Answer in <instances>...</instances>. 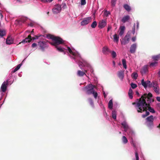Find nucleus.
<instances>
[{"instance_id":"obj_2","label":"nucleus","mask_w":160,"mask_h":160,"mask_svg":"<svg viewBox=\"0 0 160 160\" xmlns=\"http://www.w3.org/2000/svg\"><path fill=\"white\" fill-rule=\"evenodd\" d=\"M53 42H50V43L54 46H57L64 43L63 40L62 38L58 37L55 36L53 38Z\"/></svg>"},{"instance_id":"obj_31","label":"nucleus","mask_w":160,"mask_h":160,"mask_svg":"<svg viewBox=\"0 0 160 160\" xmlns=\"http://www.w3.org/2000/svg\"><path fill=\"white\" fill-rule=\"evenodd\" d=\"M122 140L124 144H126V143H127L128 142L127 138H126V137H125V136H122Z\"/></svg>"},{"instance_id":"obj_9","label":"nucleus","mask_w":160,"mask_h":160,"mask_svg":"<svg viewBox=\"0 0 160 160\" xmlns=\"http://www.w3.org/2000/svg\"><path fill=\"white\" fill-rule=\"evenodd\" d=\"M130 35L129 34H127L122 39L121 42L122 44L125 45L129 42Z\"/></svg>"},{"instance_id":"obj_19","label":"nucleus","mask_w":160,"mask_h":160,"mask_svg":"<svg viewBox=\"0 0 160 160\" xmlns=\"http://www.w3.org/2000/svg\"><path fill=\"white\" fill-rule=\"evenodd\" d=\"M133 92L131 88H130L129 90L128 91V95L130 98L132 99L133 98Z\"/></svg>"},{"instance_id":"obj_4","label":"nucleus","mask_w":160,"mask_h":160,"mask_svg":"<svg viewBox=\"0 0 160 160\" xmlns=\"http://www.w3.org/2000/svg\"><path fill=\"white\" fill-rule=\"evenodd\" d=\"M147 126L148 127H151L153 126V121L154 120L152 115L146 118Z\"/></svg>"},{"instance_id":"obj_39","label":"nucleus","mask_w":160,"mask_h":160,"mask_svg":"<svg viewBox=\"0 0 160 160\" xmlns=\"http://www.w3.org/2000/svg\"><path fill=\"white\" fill-rule=\"evenodd\" d=\"M111 54L113 58H115L116 57L117 55L116 52L113 51L111 52Z\"/></svg>"},{"instance_id":"obj_16","label":"nucleus","mask_w":160,"mask_h":160,"mask_svg":"<svg viewBox=\"0 0 160 160\" xmlns=\"http://www.w3.org/2000/svg\"><path fill=\"white\" fill-rule=\"evenodd\" d=\"M130 18V16L128 15H127L124 16L121 20V21L124 23L128 21Z\"/></svg>"},{"instance_id":"obj_11","label":"nucleus","mask_w":160,"mask_h":160,"mask_svg":"<svg viewBox=\"0 0 160 160\" xmlns=\"http://www.w3.org/2000/svg\"><path fill=\"white\" fill-rule=\"evenodd\" d=\"M67 50L69 53L73 56L71 57V58L74 59H76V57L77 56V54L76 53L73 52L71 48L68 47H67Z\"/></svg>"},{"instance_id":"obj_5","label":"nucleus","mask_w":160,"mask_h":160,"mask_svg":"<svg viewBox=\"0 0 160 160\" xmlns=\"http://www.w3.org/2000/svg\"><path fill=\"white\" fill-rule=\"evenodd\" d=\"M38 45L40 47V49L42 51H44L45 48L48 47L47 42L45 41L38 42Z\"/></svg>"},{"instance_id":"obj_6","label":"nucleus","mask_w":160,"mask_h":160,"mask_svg":"<svg viewBox=\"0 0 160 160\" xmlns=\"http://www.w3.org/2000/svg\"><path fill=\"white\" fill-rule=\"evenodd\" d=\"M61 10V5L59 4L56 5L55 7L52 9V11L54 14H57L60 12Z\"/></svg>"},{"instance_id":"obj_20","label":"nucleus","mask_w":160,"mask_h":160,"mask_svg":"<svg viewBox=\"0 0 160 160\" xmlns=\"http://www.w3.org/2000/svg\"><path fill=\"white\" fill-rule=\"evenodd\" d=\"M152 58L155 61H157L160 59V54L156 56H154L152 57Z\"/></svg>"},{"instance_id":"obj_62","label":"nucleus","mask_w":160,"mask_h":160,"mask_svg":"<svg viewBox=\"0 0 160 160\" xmlns=\"http://www.w3.org/2000/svg\"><path fill=\"white\" fill-rule=\"evenodd\" d=\"M147 116L146 115V114H143L142 115V117L143 118H145Z\"/></svg>"},{"instance_id":"obj_35","label":"nucleus","mask_w":160,"mask_h":160,"mask_svg":"<svg viewBox=\"0 0 160 160\" xmlns=\"http://www.w3.org/2000/svg\"><path fill=\"white\" fill-rule=\"evenodd\" d=\"M102 51L103 52H111L109 49L107 47H104L103 48Z\"/></svg>"},{"instance_id":"obj_15","label":"nucleus","mask_w":160,"mask_h":160,"mask_svg":"<svg viewBox=\"0 0 160 160\" xmlns=\"http://www.w3.org/2000/svg\"><path fill=\"white\" fill-rule=\"evenodd\" d=\"M118 76L119 78L122 80L124 77V73L123 71H121L118 72Z\"/></svg>"},{"instance_id":"obj_7","label":"nucleus","mask_w":160,"mask_h":160,"mask_svg":"<svg viewBox=\"0 0 160 160\" xmlns=\"http://www.w3.org/2000/svg\"><path fill=\"white\" fill-rule=\"evenodd\" d=\"M92 21V18L90 17H87L84 18L83 20L81 22V25L84 26L86 25Z\"/></svg>"},{"instance_id":"obj_52","label":"nucleus","mask_w":160,"mask_h":160,"mask_svg":"<svg viewBox=\"0 0 160 160\" xmlns=\"http://www.w3.org/2000/svg\"><path fill=\"white\" fill-rule=\"evenodd\" d=\"M37 46V44L36 43H34L32 44V48H34L36 47Z\"/></svg>"},{"instance_id":"obj_54","label":"nucleus","mask_w":160,"mask_h":160,"mask_svg":"<svg viewBox=\"0 0 160 160\" xmlns=\"http://www.w3.org/2000/svg\"><path fill=\"white\" fill-rule=\"evenodd\" d=\"M124 31H120V32H119V35L120 36H122L123 34L124 33Z\"/></svg>"},{"instance_id":"obj_44","label":"nucleus","mask_w":160,"mask_h":160,"mask_svg":"<svg viewBox=\"0 0 160 160\" xmlns=\"http://www.w3.org/2000/svg\"><path fill=\"white\" fill-rule=\"evenodd\" d=\"M92 94H93V95L94 97V98L95 99H96L97 97V95H98L97 93L94 91V92H93Z\"/></svg>"},{"instance_id":"obj_24","label":"nucleus","mask_w":160,"mask_h":160,"mask_svg":"<svg viewBox=\"0 0 160 160\" xmlns=\"http://www.w3.org/2000/svg\"><path fill=\"white\" fill-rule=\"evenodd\" d=\"M158 63L157 61H154L153 62H151L149 66L151 68L154 67L157 65Z\"/></svg>"},{"instance_id":"obj_17","label":"nucleus","mask_w":160,"mask_h":160,"mask_svg":"<svg viewBox=\"0 0 160 160\" xmlns=\"http://www.w3.org/2000/svg\"><path fill=\"white\" fill-rule=\"evenodd\" d=\"M121 125L124 128L125 131L126 132L128 128V127L127 123L124 122L121 123Z\"/></svg>"},{"instance_id":"obj_33","label":"nucleus","mask_w":160,"mask_h":160,"mask_svg":"<svg viewBox=\"0 0 160 160\" xmlns=\"http://www.w3.org/2000/svg\"><path fill=\"white\" fill-rule=\"evenodd\" d=\"M112 118L114 119H116L117 116L116 112L115 111H112Z\"/></svg>"},{"instance_id":"obj_42","label":"nucleus","mask_w":160,"mask_h":160,"mask_svg":"<svg viewBox=\"0 0 160 160\" xmlns=\"http://www.w3.org/2000/svg\"><path fill=\"white\" fill-rule=\"evenodd\" d=\"M153 90L156 93H159L158 87L153 88Z\"/></svg>"},{"instance_id":"obj_43","label":"nucleus","mask_w":160,"mask_h":160,"mask_svg":"<svg viewBox=\"0 0 160 160\" xmlns=\"http://www.w3.org/2000/svg\"><path fill=\"white\" fill-rule=\"evenodd\" d=\"M22 65V63L18 65L16 68L14 70H18Z\"/></svg>"},{"instance_id":"obj_45","label":"nucleus","mask_w":160,"mask_h":160,"mask_svg":"<svg viewBox=\"0 0 160 160\" xmlns=\"http://www.w3.org/2000/svg\"><path fill=\"white\" fill-rule=\"evenodd\" d=\"M110 14V12L107 11H105L104 12V14L106 17L108 16Z\"/></svg>"},{"instance_id":"obj_53","label":"nucleus","mask_w":160,"mask_h":160,"mask_svg":"<svg viewBox=\"0 0 160 160\" xmlns=\"http://www.w3.org/2000/svg\"><path fill=\"white\" fill-rule=\"evenodd\" d=\"M136 37H134L132 38V40L133 42H134L136 40Z\"/></svg>"},{"instance_id":"obj_38","label":"nucleus","mask_w":160,"mask_h":160,"mask_svg":"<svg viewBox=\"0 0 160 160\" xmlns=\"http://www.w3.org/2000/svg\"><path fill=\"white\" fill-rule=\"evenodd\" d=\"M117 1V0H112L111 1V5L112 7L115 6L116 4V2Z\"/></svg>"},{"instance_id":"obj_63","label":"nucleus","mask_w":160,"mask_h":160,"mask_svg":"<svg viewBox=\"0 0 160 160\" xmlns=\"http://www.w3.org/2000/svg\"><path fill=\"white\" fill-rule=\"evenodd\" d=\"M137 29H138L139 28V23L138 22H137Z\"/></svg>"},{"instance_id":"obj_55","label":"nucleus","mask_w":160,"mask_h":160,"mask_svg":"<svg viewBox=\"0 0 160 160\" xmlns=\"http://www.w3.org/2000/svg\"><path fill=\"white\" fill-rule=\"evenodd\" d=\"M148 66L147 65L144 66L143 67V70H148Z\"/></svg>"},{"instance_id":"obj_60","label":"nucleus","mask_w":160,"mask_h":160,"mask_svg":"<svg viewBox=\"0 0 160 160\" xmlns=\"http://www.w3.org/2000/svg\"><path fill=\"white\" fill-rule=\"evenodd\" d=\"M112 27L111 26L109 25L108 26V32L109 31V30Z\"/></svg>"},{"instance_id":"obj_28","label":"nucleus","mask_w":160,"mask_h":160,"mask_svg":"<svg viewBox=\"0 0 160 160\" xmlns=\"http://www.w3.org/2000/svg\"><path fill=\"white\" fill-rule=\"evenodd\" d=\"M122 64L123 68L125 69L127 68V65L126 64V60L125 59H122Z\"/></svg>"},{"instance_id":"obj_51","label":"nucleus","mask_w":160,"mask_h":160,"mask_svg":"<svg viewBox=\"0 0 160 160\" xmlns=\"http://www.w3.org/2000/svg\"><path fill=\"white\" fill-rule=\"evenodd\" d=\"M120 31H124L125 30V27L124 26H121L120 27Z\"/></svg>"},{"instance_id":"obj_13","label":"nucleus","mask_w":160,"mask_h":160,"mask_svg":"<svg viewBox=\"0 0 160 160\" xmlns=\"http://www.w3.org/2000/svg\"><path fill=\"white\" fill-rule=\"evenodd\" d=\"M137 47L136 43H134L132 45L130 48V51L131 53H134L136 51Z\"/></svg>"},{"instance_id":"obj_23","label":"nucleus","mask_w":160,"mask_h":160,"mask_svg":"<svg viewBox=\"0 0 160 160\" xmlns=\"http://www.w3.org/2000/svg\"><path fill=\"white\" fill-rule=\"evenodd\" d=\"M119 36L117 34H115L113 35L114 41L116 42H118L119 41Z\"/></svg>"},{"instance_id":"obj_56","label":"nucleus","mask_w":160,"mask_h":160,"mask_svg":"<svg viewBox=\"0 0 160 160\" xmlns=\"http://www.w3.org/2000/svg\"><path fill=\"white\" fill-rule=\"evenodd\" d=\"M147 109H146V111H145L146 112V114H145L147 116H148V115H149L150 113H149V112L147 111Z\"/></svg>"},{"instance_id":"obj_47","label":"nucleus","mask_w":160,"mask_h":160,"mask_svg":"<svg viewBox=\"0 0 160 160\" xmlns=\"http://www.w3.org/2000/svg\"><path fill=\"white\" fill-rule=\"evenodd\" d=\"M86 4V0H81V5H83Z\"/></svg>"},{"instance_id":"obj_59","label":"nucleus","mask_w":160,"mask_h":160,"mask_svg":"<svg viewBox=\"0 0 160 160\" xmlns=\"http://www.w3.org/2000/svg\"><path fill=\"white\" fill-rule=\"evenodd\" d=\"M156 99L158 101L160 102V97H157L156 98Z\"/></svg>"},{"instance_id":"obj_61","label":"nucleus","mask_w":160,"mask_h":160,"mask_svg":"<svg viewBox=\"0 0 160 160\" xmlns=\"http://www.w3.org/2000/svg\"><path fill=\"white\" fill-rule=\"evenodd\" d=\"M138 102L137 103H136L135 102H132V104L133 105H136V107L138 108L137 106V104Z\"/></svg>"},{"instance_id":"obj_27","label":"nucleus","mask_w":160,"mask_h":160,"mask_svg":"<svg viewBox=\"0 0 160 160\" xmlns=\"http://www.w3.org/2000/svg\"><path fill=\"white\" fill-rule=\"evenodd\" d=\"M55 47L56 48L57 50H58L59 52H64V50L63 48H61V47H58V46H57Z\"/></svg>"},{"instance_id":"obj_32","label":"nucleus","mask_w":160,"mask_h":160,"mask_svg":"<svg viewBox=\"0 0 160 160\" xmlns=\"http://www.w3.org/2000/svg\"><path fill=\"white\" fill-rule=\"evenodd\" d=\"M47 38L48 39H52V40H53V38L55 36L51 35L50 34H48L46 36Z\"/></svg>"},{"instance_id":"obj_58","label":"nucleus","mask_w":160,"mask_h":160,"mask_svg":"<svg viewBox=\"0 0 160 160\" xmlns=\"http://www.w3.org/2000/svg\"><path fill=\"white\" fill-rule=\"evenodd\" d=\"M38 36H35V37H33L32 38V39H33V40H35L36 39H38Z\"/></svg>"},{"instance_id":"obj_22","label":"nucleus","mask_w":160,"mask_h":160,"mask_svg":"<svg viewBox=\"0 0 160 160\" xmlns=\"http://www.w3.org/2000/svg\"><path fill=\"white\" fill-rule=\"evenodd\" d=\"M123 7L124 9L128 11H129L131 10L130 7L127 4L124 5Z\"/></svg>"},{"instance_id":"obj_1","label":"nucleus","mask_w":160,"mask_h":160,"mask_svg":"<svg viewBox=\"0 0 160 160\" xmlns=\"http://www.w3.org/2000/svg\"><path fill=\"white\" fill-rule=\"evenodd\" d=\"M152 96V94L150 92L148 94H144L138 100V102L137 104V106L138 108L137 111L138 112H142L146 111L147 108L148 111L152 113H155V111L153 108L150 106V103L151 102V98Z\"/></svg>"},{"instance_id":"obj_37","label":"nucleus","mask_w":160,"mask_h":160,"mask_svg":"<svg viewBox=\"0 0 160 160\" xmlns=\"http://www.w3.org/2000/svg\"><path fill=\"white\" fill-rule=\"evenodd\" d=\"M152 86L153 88L158 87L157 82L156 81H153L152 82Z\"/></svg>"},{"instance_id":"obj_57","label":"nucleus","mask_w":160,"mask_h":160,"mask_svg":"<svg viewBox=\"0 0 160 160\" xmlns=\"http://www.w3.org/2000/svg\"><path fill=\"white\" fill-rule=\"evenodd\" d=\"M41 1L44 3H47L48 2L47 0H41Z\"/></svg>"},{"instance_id":"obj_40","label":"nucleus","mask_w":160,"mask_h":160,"mask_svg":"<svg viewBox=\"0 0 160 160\" xmlns=\"http://www.w3.org/2000/svg\"><path fill=\"white\" fill-rule=\"evenodd\" d=\"M88 100L90 105L92 106H93V102L92 99L91 98H89L88 99Z\"/></svg>"},{"instance_id":"obj_46","label":"nucleus","mask_w":160,"mask_h":160,"mask_svg":"<svg viewBox=\"0 0 160 160\" xmlns=\"http://www.w3.org/2000/svg\"><path fill=\"white\" fill-rule=\"evenodd\" d=\"M135 155L136 160H139V158L138 156V152L137 151H135Z\"/></svg>"},{"instance_id":"obj_26","label":"nucleus","mask_w":160,"mask_h":160,"mask_svg":"<svg viewBox=\"0 0 160 160\" xmlns=\"http://www.w3.org/2000/svg\"><path fill=\"white\" fill-rule=\"evenodd\" d=\"M84 61L83 60H82V61H81L80 62H78V65L79 67H80V68L82 69V67H83V65H84Z\"/></svg>"},{"instance_id":"obj_36","label":"nucleus","mask_w":160,"mask_h":160,"mask_svg":"<svg viewBox=\"0 0 160 160\" xmlns=\"http://www.w3.org/2000/svg\"><path fill=\"white\" fill-rule=\"evenodd\" d=\"M97 25V23L96 21L93 22L91 25V27L92 28H95Z\"/></svg>"},{"instance_id":"obj_41","label":"nucleus","mask_w":160,"mask_h":160,"mask_svg":"<svg viewBox=\"0 0 160 160\" xmlns=\"http://www.w3.org/2000/svg\"><path fill=\"white\" fill-rule=\"evenodd\" d=\"M131 86L132 88L133 89H134L137 87V86L136 84L133 83H132L131 84Z\"/></svg>"},{"instance_id":"obj_18","label":"nucleus","mask_w":160,"mask_h":160,"mask_svg":"<svg viewBox=\"0 0 160 160\" xmlns=\"http://www.w3.org/2000/svg\"><path fill=\"white\" fill-rule=\"evenodd\" d=\"M85 72H83L82 71H78L77 74L78 76L79 77H82L84 75H86L85 73L87 72V71H85Z\"/></svg>"},{"instance_id":"obj_21","label":"nucleus","mask_w":160,"mask_h":160,"mask_svg":"<svg viewBox=\"0 0 160 160\" xmlns=\"http://www.w3.org/2000/svg\"><path fill=\"white\" fill-rule=\"evenodd\" d=\"M6 34V31L4 30L0 29V37H2Z\"/></svg>"},{"instance_id":"obj_8","label":"nucleus","mask_w":160,"mask_h":160,"mask_svg":"<svg viewBox=\"0 0 160 160\" xmlns=\"http://www.w3.org/2000/svg\"><path fill=\"white\" fill-rule=\"evenodd\" d=\"M8 81L7 80L6 81H4L2 84L1 87V91L3 92H5L6 91L8 83Z\"/></svg>"},{"instance_id":"obj_3","label":"nucleus","mask_w":160,"mask_h":160,"mask_svg":"<svg viewBox=\"0 0 160 160\" xmlns=\"http://www.w3.org/2000/svg\"><path fill=\"white\" fill-rule=\"evenodd\" d=\"M95 86L91 84H89L83 88V90H86V92L88 94H91L95 90L94 89Z\"/></svg>"},{"instance_id":"obj_48","label":"nucleus","mask_w":160,"mask_h":160,"mask_svg":"<svg viewBox=\"0 0 160 160\" xmlns=\"http://www.w3.org/2000/svg\"><path fill=\"white\" fill-rule=\"evenodd\" d=\"M132 32L133 34H134L135 33V24H134V26L132 28Z\"/></svg>"},{"instance_id":"obj_50","label":"nucleus","mask_w":160,"mask_h":160,"mask_svg":"<svg viewBox=\"0 0 160 160\" xmlns=\"http://www.w3.org/2000/svg\"><path fill=\"white\" fill-rule=\"evenodd\" d=\"M131 144L133 146L134 148H136V143L133 141H132L131 142Z\"/></svg>"},{"instance_id":"obj_14","label":"nucleus","mask_w":160,"mask_h":160,"mask_svg":"<svg viewBox=\"0 0 160 160\" xmlns=\"http://www.w3.org/2000/svg\"><path fill=\"white\" fill-rule=\"evenodd\" d=\"M13 42V39L11 37H8L6 40V43L7 44L10 45L12 44Z\"/></svg>"},{"instance_id":"obj_64","label":"nucleus","mask_w":160,"mask_h":160,"mask_svg":"<svg viewBox=\"0 0 160 160\" xmlns=\"http://www.w3.org/2000/svg\"><path fill=\"white\" fill-rule=\"evenodd\" d=\"M158 74L159 77H160V71L158 72Z\"/></svg>"},{"instance_id":"obj_30","label":"nucleus","mask_w":160,"mask_h":160,"mask_svg":"<svg viewBox=\"0 0 160 160\" xmlns=\"http://www.w3.org/2000/svg\"><path fill=\"white\" fill-rule=\"evenodd\" d=\"M147 81L144 82V79H142L141 81V83L142 85L145 88L147 87Z\"/></svg>"},{"instance_id":"obj_49","label":"nucleus","mask_w":160,"mask_h":160,"mask_svg":"<svg viewBox=\"0 0 160 160\" xmlns=\"http://www.w3.org/2000/svg\"><path fill=\"white\" fill-rule=\"evenodd\" d=\"M62 6V8H66L67 7V5L65 3H62V5H61V6Z\"/></svg>"},{"instance_id":"obj_34","label":"nucleus","mask_w":160,"mask_h":160,"mask_svg":"<svg viewBox=\"0 0 160 160\" xmlns=\"http://www.w3.org/2000/svg\"><path fill=\"white\" fill-rule=\"evenodd\" d=\"M146 83H147V87L148 86L149 88H151L152 87V83H151L150 81L147 80Z\"/></svg>"},{"instance_id":"obj_12","label":"nucleus","mask_w":160,"mask_h":160,"mask_svg":"<svg viewBox=\"0 0 160 160\" xmlns=\"http://www.w3.org/2000/svg\"><path fill=\"white\" fill-rule=\"evenodd\" d=\"M107 24L106 21L103 20H102L99 21L98 24V27L101 28H104Z\"/></svg>"},{"instance_id":"obj_29","label":"nucleus","mask_w":160,"mask_h":160,"mask_svg":"<svg viewBox=\"0 0 160 160\" xmlns=\"http://www.w3.org/2000/svg\"><path fill=\"white\" fill-rule=\"evenodd\" d=\"M132 78L136 79L138 77V74L136 72H133L132 74Z\"/></svg>"},{"instance_id":"obj_25","label":"nucleus","mask_w":160,"mask_h":160,"mask_svg":"<svg viewBox=\"0 0 160 160\" xmlns=\"http://www.w3.org/2000/svg\"><path fill=\"white\" fill-rule=\"evenodd\" d=\"M108 107L110 109H112L113 107V103L112 101V100H110L108 104Z\"/></svg>"},{"instance_id":"obj_10","label":"nucleus","mask_w":160,"mask_h":160,"mask_svg":"<svg viewBox=\"0 0 160 160\" xmlns=\"http://www.w3.org/2000/svg\"><path fill=\"white\" fill-rule=\"evenodd\" d=\"M32 41V37L30 35H29L28 36V37L25 38L22 41L19 43V44H20L21 43H25L27 42H30Z\"/></svg>"}]
</instances>
